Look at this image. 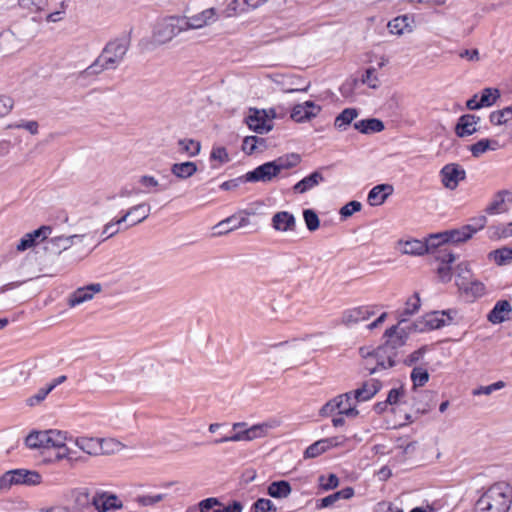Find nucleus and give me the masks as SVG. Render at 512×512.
I'll return each instance as SVG.
<instances>
[{
  "label": "nucleus",
  "mask_w": 512,
  "mask_h": 512,
  "mask_svg": "<svg viewBox=\"0 0 512 512\" xmlns=\"http://www.w3.org/2000/svg\"><path fill=\"white\" fill-rule=\"evenodd\" d=\"M130 38L122 36L110 40L102 49L98 57L86 69L77 75L78 80L96 77L106 70H115L124 61L130 48Z\"/></svg>",
  "instance_id": "f257e3e1"
},
{
  "label": "nucleus",
  "mask_w": 512,
  "mask_h": 512,
  "mask_svg": "<svg viewBox=\"0 0 512 512\" xmlns=\"http://www.w3.org/2000/svg\"><path fill=\"white\" fill-rule=\"evenodd\" d=\"M512 487L507 482L493 484L475 503V511L508 512Z\"/></svg>",
  "instance_id": "f03ea898"
},
{
  "label": "nucleus",
  "mask_w": 512,
  "mask_h": 512,
  "mask_svg": "<svg viewBox=\"0 0 512 512\" xmlns=\"http://www.w3.org/2000/svg\"><path fill=\"white\" fill-rule=\"evenodd\" d=\"M183 32H186L183 17L167 16L157 21L154 25L151 41L157 46L164 45Z\"/></svg>",
  "instance_id": "7ed1b4c3"
},
{
  "label": "nucleus",
  "mask_w": 512,
  "mask_h": 512,
  "mask_svg": "<svg viewBox=\"0 0 512 512\" xmlns=\"http://www.w3.org/2000/svg\"><path fill=\"white\" fill-rule=\"evenodd\" d=\"M87 239V235H70V236H57L51 238L45 247V249L54 254H60L72 247H75L78 252V260H81L88 256L93 248L86 245L84 242Z\"/></svg>",
  "instance_id": "20e7f679"
},
{
  "label": "nucleus",
  "mask_w": 512,
  "mask_h": 512,
  "mask_svg": "<svg viewBox=\"0 0 512 512\" xmlns=\"http://www.w3.org/2000/svg\"><path fill=\"white\" fill-rule=\"evenodd\" d=\"M360 353L364 358L373 357L376 360L374 367H366L369 374H374L379 369L394 367L398 362L399 351L394 350L393 346L386 345L385 343L367 353H364V348H361Z\"/></svg>",
  "instance_id": "39448f33"
},
{
  "label": "nucleus",
  "mask_w": 512,
  "mask_h": 512,
  "mask_svg": "<svg viewBox=\"0 0 512 512\" xmlns=\"http://www.w3.org/2000/svg\"><path fill=\"white\" fill-rule=\"evenodd\" d=\"M135 211H143V213H142V217L139 218L138 220L134 221L132 223V225H136V224L141 223L144 220H146L150 215L151 206L147 203L137 204V205L129 208L121 218L108 222L103 227V230L101 233V236H102L101 241H105V240L113 237L114 235H116L120 231L119 226L122 223H124L129 216L134 215Z\"/></svg>",
  "instance_id": "423d86ee"
},
{
  "label": "nucleus",
  "mask_w": 512,
  "mask_h": 512,
  "mask_svg": "<svg viewBox=\"0 0 512 512\" xmlns=\"http://www.w3.org/2000/svg\"><path fill=\"white\" fill-rule=\"evenodd\" d=\"M406 322V319L401 318L397 325L391 326L384 333V337L387 338L385 344L393 346L396 351H399V349L406 344L409 334L415 332L414 330H410V324L403 326Z\"/></svg>",
  "instance_id": "0eeeda50"
},
{
  "label": "nucleus",
  "mask_w": 512,
  "mask_h": 512,
  "mask_svg": "<svg viewBox=\"0 0 512 512\" xmlns=\"http://www.w3.org/2000/svg\"><path fill=\"white\" fill-rule=\"evenodd\" d=\"M269 426L267 424H257L249 428L238 430L232 435L224 436L213 441L214 444L226 442L251 441L266 434Z\"/></svg>",
  "instance_id": "6e6552de"
},
{
  "label": "nucleus",
  "mask_w": 512,
  "mask_h": 512,
  "mask_svg": "<svg viewBox=\"0 0 512 512\" xmlns=\"http://www.w3.org/2000/svg\"><path fill=\"white\" fill-rule=\"evenodd\" d=\"M185 30H197L215 23L219 15L215 8L205 9L192 16H182Z\"/></svg>",
  "instance_id": "1a4fd4ad"
},
{
  "label": "nucleus",
  "mask_w": 512,
  "mask_h": 512,
  "mask_svg": "<svg viewBox=\"0 0 512 512\" xmlns=\"http://www.w3.org/2000/svg\"><path fill=\"white\" fill-rule=\"evenodd\" d=\"M441 182L449 190H455L460 181L466 178V171L457 163H449L440 170Z\"/></svg>",
  "instance_id": "9d476101"
},
{
  "label": "nucleus",
  "mask_w": 512,
  "mask_h": 512,
  "mask_svg": "<svg viewBox=\"0 0 512 512\" xmlns=\"http://www.w3.org/2000/svg\"><path fill=\"white\" fill-rule=\"evenodd\" d=\"M447 325V321L441 316L440 311H433L425 314L422 318L410 324V330L415 332H426L440 329Z\"/></svg>",
  "instance_id": "9b49d317"
},
{
  "label": "nucleus",
  "mask_w": 512,
  "mask_h": 512,
  "mask_svg": "<svg viewBox=\"0 0 512 512\" xmlns=\"http://www.w3.org/2000/svg\"><path fill=\"white\" fill-rule=\"evenodd\" d=\"M70 440H72L81 451L89 456H98L108 453L103 448V444L107 442L104 438L80 436L70 438Z\"/></svg>",
  "instance_id": "f8f14e48"
},
{
  "label": "nucleus",
  "mask_w": 512,
  "mask_h": 512,
  "mask_svg": "<svg viewBox=\"0 0 512 512\" xmlns=\"http://www.w3.org/2000/svg\"><path fill=\"white\" fill-rule=\"evenodd\" d=\"M321 111V107L314 101H305L302 104H296L290 109V119L295 122L303 123L315 118Z\"/></svg>",
  "instance_id": "ddd939ff"
},
{
  "label": "nucleus",
  "mask_w": 512,
  "mask_h": 512,
  "mask_svg": "<svg viewBox=\"0 0 512 512\" xmlns=\"http://www.w3.org/2000/svg\"><path fill=\"white\" fill-rule=\"evenodd\" d=\"M245 122L252 131L258 134L268 133L272 129L271 120L265 110L250 109Z\"/></svg>",
  "instance_id": "4468645a"
},
{
  "label": "nucleus",
  "mask_w": 512,
  "mask_h": 512,
  "mask_svg": "<svg viewBox=\"0 0 512 512\" xmlns=\"http://www.w3.org/2000/svg\"><path fill=\"white\" fill-rule=\"evenodd\" d=\"M101 291L102 285L100 283H93L84 287H80L69 295L68 305L70 307L80 305L91 300L95 294Z\"/></svg>",
  "instance_id": "2eb2a0df"
},
{
  "label": "nucleus",
  "mask_w": 512,
  "mask_h": 512,
  "mask_svg": "<svg viewBox=\"0 0 512 512\" xmlns=\"http://www.w3.org/2000/svg\"><path fill=\"white\" fill-rule=\"evenodd\" d=\"M279 166L275 165L274 162H267L263 165L258 166L254 170L248 172L245 175V181L247 182H266L276 176L279 172Z\"/></svg>",
  "instance_id": "dca6fc26"
},
{
  "label": "nucleus",
  "mask_w": 512,
  "mask_h": 512,
  "mask_svg": "<svg viewBox=\"0 0 512 512\" xmlns=\"http://www.w3.org/2000/svg\"><path fill=\"white\" fill-rule=\"evenodd\" d=\"M91 504L98 512H108L122 508V502L116 495L105 492L96 493L91 499Z\"/></svg>",
  "instance_id": "f3484780"
},
{
  "label": "nucleus",
  "mask_w": 512,
  "mask_h": 512,
  "mask_svg": "<svg viewBox=\"0 0 512 512\" xmlns=\"http://www.w3.org/2000/svg\"><path fill=\"white\" fill-rule=\"evenodd\" d=\"M249 224V219L241 214H233L226 219L220 221L214 226L216 230L215 234L223 235L227 234L235 229L246 226Z\"/></svg>",
  "instance_id": "a211bd4d"
},
{
  "label": "nucleus",
  "mask_w": 512,
  "mask_h": 512,
  "mask_svg": "<svg viewBox=\"0 0 512 512\" xmlns=\"http://www.w3.org/2000/svg\"><path fill=\"white\" fill-rule=\"evenodd\" d=\"M480 121V117L474 114H464L458 118L455 125V134L460 137H466L477 132L476 125Z\"/></svg>",
  "instance_id": "6ab92c4d"
},
{
  "label": "nucleus",
  "mask_w": 512,
  "mask_h": 512,
  "mask_svg": "<svg viewBox=\"0 0 512 512\" xmlns=\"http://www.w3.org/2000/svg\"><path fill=\"white\" fill-rule=\"evenodd\" d=\"M52 228L50 226H41L40 228L27 233L17 244L18 251H25L35 245L38 239L45 240L50 235Z\"/></svg>",
  "instance_id": "aec40b11"
},
{
  "label": "nucleus",
  "mask_w": 512,
  "mask_h": 512,
  "mask_svg": "<svg viewBox=\"0 0 512 512\" xmlns=\"http://www.w3.org/2000/svg\"><path fill=\"white\" fill-rule=\"evenodd\" d=\"M373 313L367 306L355 307L344 311L341 321L344 325L351 326L367 320Z\"/></svg>",
  "instance_id": "412c9836"
},
{
  "label": "nucleus",
  "mask_w": 512,
  "mask_h": 512,
  "mask_svg": "<svg viewBox=\"0 0 512 512\" xmlns=\"http://www.w3.org/2000/svg\"><path fill=\"white\" fill-rule=\"evenodd\" d=\"M387 27L392 34L403 35L404 33H410L414 28V19L407 14L397 16L388 22Z\"/></svg>",
  "instance_id": "4be33fe9"
},
{
  "label": "nucleus",
  "mask_w": 512,
  "mask_h": 512,
  "mask_svg": "<svg viewBox=\"0 0 512 512\" xmlns=\"http://www.w3.org/2000/svg\"><path fill=\"white\" fill-rule=\"evenodd\" d=\"M382 387L381 381L371 379L362 384V386L353 391V397L356 401L362 402L370 400Z\"/></svg>",
  "instance_id": "5701e85b"
},
{
  "label": "nucleus",
  "mask_w": 512,
  "mask_h": 512,
  "mask_svg": "<svg viewBox=\"0 0 512 512\" xmlns=\"http://www.w3.org/2000/svg\"><path fill=\"white\" fill-rule=\"evenodd\" d=\"M511 312L510 302L508 300H499L489 312L487 318L493 324H500L509 319L508 314Z\"/></svg>",
  "instance_id": "b1692460"
},
{
  "label": "nucleus",
  "mask_w": 512,
  "mask_h": 512,
  "mask_svg": "<svg viewBox=\"0 0 512 512\" xmlns=\"http://www.w3.org/2000/svg\"><path fill=\"white\" fill-rule=\"evenodd\" d=\"M446 244H459L466 242L473 237V230L464 225L457 229L446 230L442 232Z\"/></svg>",
  "instance_id": "393cba45"
},
{
  "label": "nucleus",
  "mask_w": 512,
  "mask_h": 512,
  "mask_svg": "<svg viewBox=\"0 0 512 512\" xmlns=\"http://www.w3.org/2000/svg\"><path fill=\"white\" fill-rule=\"evenodd\" d=\"M393 193V186L390 184H378L368 193V202L371 206H378Z\"/></svg>",
  "instance_id": "a878e982"
},
{
  "label": "nucleus",
  "mask_w": 512,
  "mask_h": 512,
  "mask_svg": "<svg viewBox=\"0 0 512 512\" xmlns=\"http://www.w3.org/2000/svg\"><path fill=\"white\" fill-rule=\"evenodd\" d=\"M324 181V176L321 174L320 171L316 170L309 174L308 176L304 177L302 180L297 182L292 190L296 194H303L315 186H317L320 182Z\"/></svg>",
  "instance_id": "bb28decb"
},
{
  "label": "nucleus",
  "mask_w": 512,
  "mask_h": 512,
  "mask_svg": "<svg viewBox=\"0 0 512 512\" xmlns=\"http://www.w3.org/2000/svg\"><path fill=\"white\" fill-rule=\"evenodd\" d=\"M15 485L34 486L41 483L42 477L35 470L15 469L13 470Z\"/></svg>",
  "instance_id": "cd10ccee"
},
{
  "label": "nucleus",
  "mask_w": 512,
  "mask_h": 512,
  "mask_svg": "<svg viewBox=\"0 0 512 512\" xmlns=\"http://www.w3.org/2000/svg\"><path fill=\"white\" fill-rule=\"evenodd\" d=\"M354 495V489L352 487H345L344 489L334 492L322 499L317 500L316 502V508L317 509H324L327 507H330L334 505L336 502H338L341 499H350Z\"/></svg>",
  "instance_id": "c85d7f7f"
},
{
  "label": "nucleus",
  "mask_w": 512,
  "mask_h": 512,
  "mask_svg": "<svg viewBox=\"0 0 512 512\" xmlns=\"http://www.w3.org/2000/svg\"><path fill=\"white\" fill-rule=\"evenodd\" d=\"M335 438H325L311 444L304 451L305 458H315L327 451L330 447L337 445Z\"/></svg>",
  "instance_id": "c756f323"
},
{
  "label": "nucleus",
  "mask_w": 512,
  "mask_h": 512,
  "mask_svg": "<svg viewBox=\"0 0 512 512\" xmlns=\"http://www.w3.org/2000/svg\"><path fill=\"white\" fill-rule=\"evenodd\" d=\"M170 171L176 178L185 180L197 172V165L191 161L174 163L171 165Z\"/></svg>",
  "instance_id": "7c9ffc66"
},
{
  "label": "nucleus",
  "mask_w": 512,
  "mask_h": 512,
  "mask_svg": "<svg viewBox=\"0 0 512 512\" xmlns=\"http://www.w3.org/2000/svg\"><path fill=\"white\" fill-rule=\"evenodd\" d=\"M354 128L363 134L378 133L384 130V123L377 118H368L354 123Z\"/></svg>",
  "instance_id": "2f4dec72"
},
{
  "label": "nucleus",
  "mask_w": 512,
  "mask_h": 512,
  "mask_svg": "<svg viewBox=\"0 0 512 512\" xmlns=\"http://www.w3.org/2000/svg\"><path fill=\"white\" fill-rule=\"evenodd\" d=\"M398 245L402 246V253L407 255L422 256L427 252V246L424 245V241L418 239L400 240Z\"/></svg>",
  "instance_id": "473e14b6"
},
{
  "label": "nucleus",
  "mask_w": 512,
  "mask_h": 512,
  "mask_svg": "<svg viewBox=\"0 0 512 512\" xmlns=\"http://www.w3.org/2000/svg\"><path fill=\"white\" fill-rule=\"evenodd\" d=\"M359 111L356 108H345L334 121V126L340 131H345L347 127L356 119Z\"/></svg>",
  "instance_id": "72a5a7b5"
},
{
  "label": "nucleus",
  "mask_w": 512,
  "mask_h": 512,
  "mask_svg": "<svg viewBox=\"0 0 512 512\" xmlns=\"http://www.w3.org/2000/svg\"><path fill=\"white\" fill-rule=\"evenodd\" d=\"M499 147L500 145L497 140L484 138L470 145L469 150L471 151L473 157L478 158L488 150L494 151Z\"/></svg>",
  "instance_id": "f704fd0d"
},
{
  "label": "nucleus",
  "mask_w": 512,
  "mask_h": 512,
  "mask_svg": "<svg viewBox=\"0 0 512 512\" xmlns=\"http://www.w3.org/2000/svg\"><path fill=\"white\" fill-rule=\"evenodd\" d=\"M505 196H512V193L508 190L498 191L492 202L486 207L485 212L489 215L505 212L507 210L504 207Z\"/></svg>",
  "instance_id": "c9c22d12"
},
{
  "label": "nucleus",
  "mask_w": 512,
  "mask_h": 512,
  "mask_svg": "<svg viewBox=\"0 0 512 512\" xmlns=\"http://www.w3.org/2000/svg\"><path fill=\"white\" fill-rule=\"evenodd\" d=\"M456 285L459 290L466 289L465 285L470 283L472 272L467 262L459 263L455 268Z\"/></svg>",
  "instance_id": "e433bc0d"
},
{
  "label": "nucleus",
  "mask_w": 512,
  "mask_h": 512,
  "mask_svg": "<svg viewBox=\"0 0 512 512\" xmlns=\"http://www.w3.org/2000/svg\"><path fill=\"white\" fill-rule=\"evenodd\" d=\"M30 449H47L46 431H33L25 439Z\"/></svg>",
  "instance_id": "4c0bfd02"
},
{
  "label": "nucleus",
  "mask_w": 512,
  "mask_h": 512,
  "mask_svg": "<svg viewBox=\"0 0 512 512\" xmlns=\"http://www.w3.org/2000/svg\"><path fill=\"white\" fill-rule=\"evenodd\" d=\"M47 449L63 448L67 440L66 432L60 430H46Z\"/></svg>",
  "instance_id": "58836bf2"
},
{
  "label": "nucleus",
  "mask_w": 512,
  "mask_h": 512,
  "mask_svg": "<svg viewBox=\"0 0 512 512\" xmlns=\"http://www.w3.org/2000/svg\"><path fill=\"white\" fill-rule=\"evenodd\" d=\"M269 496L275 499H282L288 496V481L280 480L272 482L267 489Z\"/></svg>",
  "instance_id": "ea45409f"
},
{
  "label": "nucleus",
  "mask_w": 512,
  "mask_h": 512,
  "mask_svg": "<svg viewBox=\"0 0 512 512\" xmlns=\"http://www.w3.org/2000/svg\"><path fill=\"white\" fill-rule=\"evenodd\" d=\"M180 152L187 154L189 157H195L200 153L201 144L194 139H180L178 141Z\"/></svg>",
  "instance_id": "a19ab883"
},
{
  "label": "nucleus",
  "mask_w": 512,
  "mask_h": 512,
  "mask_svg": "<svg viewBox=\"0 0 512 512\" xmlns=\"http://www.w3.org/2000/svg\"><path fill=\"white\" fill-rule=\"evenodd\" d=\"M489 258L498 265H505L512 261V247H502L489 253Z\"/></svg>",
  "instance_id": "79ce46f5"
},
{
  "label": "nucleus",
  "mask_w": 512,
  "mask_h": 512,
  "mask_svg": "<svg viewBox=\"0 0 512 512\" xmlns=\"http://www.w3.org/2000/svg\"><path fill=\"white\" fill-rule=\"evenodd\" d=\"M512 119V105L490 114L489 120L493 125H502Z\"/></svg>",
  "instance_id": "37998d69"
},
{
  "label": "nucleus",
  "mask_w": 512,
  "mask_h": 512,
  "mask_svg": "<svg viewBox=\"0 0 512 512\" xmlns=\"http://www.w3.org/2000/svg\"><path fill=\"white\" fill-rule=\"evenodd\" d=\"M432 255L441 264H451L456 260V255L448 248V244H443Z\"/></svg>",
  "instance_id": "c03bdc74"
},
{
  "label": "nucleus",
  "mask_w": 512,
  "mask_h": 512,
  "mask_svg": "<svg viewBox=\"0 0 512 512\" xmlns=\"http://www.w3.org/2000/svg\"><path fill=\"white\" fill-rule=\"evenodd\" d=\"M500 97V91L497 88H485L481 92L479 106L489 107L492 106Z\"/></svg>",
  "instance_id": "a18cd8bd"
},
{
  "label": "nucleus",
  "mask_w": 512,
  "mask_h": 512,
  "mask_svg": "<svg viewBox=\"0 0 512 512\" xmlns=\"http://www.w3.org/2000/svg\"><path fill=\"white\" fill-rule=\"evenodd\" d=\"M419 397H421L423 400H425L426 403L424 405H422L421 400L415 402L414 407H415V410L417 413L425 414V413L429 412L435 406L434 402L430 404V402H432L433 397H434V394L432 392L423 391L419 394Z\"/></svg>",
  "instance_id": "49530a36"
},
{
  "label": "nucleus",
  "mask_w": 512,
  "mask_h": 512,
  "mask_svg": "<svg viewBox=\"0 0 512 512\" xmlns=\"http://www.w3.org/2000/svg\"><path fill=\"white\" fill-rule=\"evenodd\" d=\"M343 396H337L331 400H329L325 405L320 409V415L322 416H330L336 410H338V414L340 415L341 407L343 406Z\"/></svg>",
  "instance_id": "de8ad7c7"
},
{
  "label": "nucleus",
  "mask_w": 512,
  "mask_h": 512,
  "mask_svg": "<svg viewBox=\"0 0 512 512\" xmlns=\"http://www.w3.org/2000/svg\"><path fill=\"white\" fill-rule=\"evenodd\" d=\"M247 11L248 8L244 3V0H231L223 13L226 17H234Z\"/></svg>",
  "instance_id": "09e8293b"
},
{
  "label": "nucleus",
  "mask_w": 512,
  "mask_h": 512,
  "mask_svg": "<svg viewBox=\"0 0 512 512\" xmlns=\"http://www.w3.org/2000/svg\"><path fill=\"white\" fill-rule=\"evenodd\" d=\"M411 380L413 382L414 389L422 387L428 382L429 373L422 367H414L411 372Z\"/></svg>",
  "instance_id": "8fccbe9b"
},
{
  "label": "nucleus",
  "mask_w": 512,
  "mask_h": 512,
  "mask_svg": "<svg viewBox=\"0 0 512 512\" xmlns=\"http://www.w3.org/2000/svg\"><path fill=\"white\" fill-rule=\"evenodd\" d=\"M444 237L442 236V232L430 234L425 240L424 245L427 246L426 254H433L438 248L446 244L444 241Z\"/></svg>",
  "instance_id": "3c124183"
},
{
  "label": "nucleus",
  "mask_w": 512,
  "mask_h": 512,
  "mask_svg": "<svg viewBox=\"0 0 512 512\" xmlns=\"http://www.w3.org/2000/svg\"><path fill=\"white\" fill-rule=\"evenodd\" d=\"M319 489L323 491L333 490L339 485V478L336 474L330 473L328 476L320 475L318 477Z\"/></svg>",
  "instance_id": "603ef678"
},
{
  "label": "nucleus",
  "mask_w": 512,
  "mask_h": 512,
  "mask_svg": "<svg viewBox=\"0 0 512 512\" xmlns=\"http://www.w3.org/2000/svg\"><path fill=\"white\" fill-rule=\"evenodd\" d=\"M420 305V296L415 292L413 296L406 301V307L400 313V316L406 319L405 317L415 314L419 310Z\"/></svg>",
  "instance_id": "864d4df0"
},
{
  "label": "nucleus",
  "mask_w": 512,
  "mask_h": 512,
  "mask_svg": "<svg viewBox=\"0 0 512 512\" xmlns=\"http://www.w3.org/2000/svg\"><path fill=\"white\" fill-rule=\"evenodd\" d=\"M200 512H221V502L218 498H206L198 503Z\"/></svg>",
  "instance_id": "5fc2aeb1"
},
{
  "label": "nucleus",
  "mask_w": 512,
  "mask_h": 512,
  "mask_svg": "<svg viewBox=\"0 0 512 512\" xmlns=\"http://www.w3.org/2000/svg\"><path fill=\"white\" fill-rule=\"evenodd\" d=\"M465 286L466 289H461L460 291L473 297H481L485 292L484 284L478 280L471 279L470 283Z\"/></svg>",
  "instance_id": "6e6d98bb"
},
{
  "label": "nucleus",
  "mask_w": 512,
  "mask_h": 512,
  "mask_svg": "<svg viewBox=\"0 0 512 512\" xmlns=\"http://www.w3.org/2000/svg\"><path fill=\"white\" fill-rule=\"evenodd\" d=\"M303 217L306 227L309 231L313 232L319 228L320 220L317 213L313 209H305Z\"/></svg>",
  "instance_id": "4d7b16f0"
},
{
  "label": "nucleus",
  "mask_w": 512,
  "mask_h": 512,
  "mask_svg": "<svg viewBox=\"0 0 512 512\" xmlns=\"http://www.w3.org/2000/svg\"><path fill=\"white\" fill-rule=\"evenodd\" d=\"M272 227L277 231L288 230V212L280 211L272 217Z\"/></svg>",
  "instance_id": "13d9d810"
},
{
  "label": "nucleus",
  "mask_w": 512,
  "mask_h": 512,
  "mask_svg": "<svg viewBox=\"0 0 512 512\" xmlns=\"http://www.w3.org/2000/svg\"><path fill=\"white\" fill-rule=\"evenodd\" d=\"M254 512H277L276 504L270 499L259 498L252 507Z\"/></svg>",
  "instance_id": "bf43d9fd"
},
{
  "label": "nucleus",
  "mask_w": 512,
  "mask_h": 512,
  "mask_svg": "<svg viewBox=\"0 0 512 512\" xmlns=\"http://www.w3.org/2000/svg\"><path fill=\"white\" fill-rule=\"evenodd\" d=\"M139 183L147 189L146 192H151L152 189L155 191H163L166 189L164 186L159 184V181L154 176L150 175L141 176L139 178Z\"/></svg>",
  "instance_id": "052dcab7"
},
{
  "label": "nucleus",
  "mask_w": 512,
  "mask_h": 512,
  "mask_svg": "<svg viewBox=\"0 0 512 512\" xmlns=\"http://www.w3.org/2000/svg\"><path fill=\"white\" fill-rule=\"evenodd\" d=\"M362 208V204L359 201L352 200L341 207L339 214L341 218L346 219L352 216L355 212L360 211Z\"/></svg>",
  "instance_id": "680f3d73"
},
{
  "label": "nucleus",
  "mask_w": 512,
  "mask_h": 512,
  "mask_svg": "<svg viewBox=\"0 0 512 512\" xmlns=\"http://www.w3.org/2000/svg\"><path fill=\"white\" fill-rule=\"evenodd\" d=\"M309 87V82L299 76L290 74V93L306 91Z\"/></svg>",
  "instance_id": "e2e57ef3"
},
{
  "label": "nucleus",
  "mask_w": 512,
  "mask_h": 512,
  "mask_svg": "<svg viewBox=\"0 0 512 512\" xmlns=\"http://www.w3.org/2000/svg\"><path fill=\"white\" fill-rule=\"evenodd\" d=\"M505 387V383L503 381H497L493 384H490L488 386H480L473 390L472 394L474 396L478 395H490L492 392L502 389Z\"/></svg>",
  "instance_id": "0e129e2a"
},
{
  "label": "nucleus",
  "mask_w": 512,
  "mask_h": 512,
  "mask_svg": "<svg viewBox=\"0 0 512 512\" xmlns=\"http://www.w3.org/2000/svg\"><path fill=\"white\" fill-rule=\"evenodd\" d=\"M358 85V79L350 78L347 79L339 88L341 95L345 98H349L353 95L356 86Z\"/></svg>",
  "instance_id": "69168bd1"
},
{
  "label": "nucleus",
  "mask_w": 512,
  "mask_h": 512,
  "mask_svg": "<svg viewBox=\"0 0 512 512\" xmlns=\"http://www.w3.org/2000/svg\"><path fill=\"white\" fill-rule=\"evenodd\" d=\"M210 159L218 161L220 164L227 163L230 160L227 150L224 147H213Z\"/></svg>",
  "instance_id": "338daca9"
},
{
  "label": "nucleus",
  "mask_w": 512,
  "mask_h": 512,
  "mask_svg": "<svg viewBox=\"0 0 512 512\" xmlns=\"http://www.w3.org/2000/svg\"><path fill=\"white\" fill-rule=\"evenodd\" d=\"M376 69L374 67H369L366 69L365 74L362 76L361 82L363 84H367L370 88L376 89L378 87L377 77L375 75Z\"/></svg>",
  "instance_id": "774afa93"
}]
</instances>
